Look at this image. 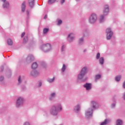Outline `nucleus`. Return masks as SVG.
<instances>
[{
	"label": "nucleus",
	"mask_w": 125,
	"mask_h": 125,
	"mask_svg": "<svg viewBox=\"0 0 125 125\" xmlns=\"http://www.w3.org/2000/svg\"><path fill=\"white\" fill-rule=\"evenodd\" d=\"M61 110H62L61 105L59 104L58 106H53L51 109V113L52 115H56Z\"/></svg>",
	"instance_id": "nucleus-1"
},
{
	"label": "nucleus",
	"mask_w": 125,
	"mask_h": 125,
	"mask_svg": "<svg viewBox=\"0 0 125 125\" xmlns=\"http://www.w3.org/2000/svg\"><path fill=\"white\" fill-rule=\"evenodd\" d=\"M86 73H87V68H86V67H83L81 70L80 74L78 76V79L79 80H82V79L84 77V75Z\"/></svg>",
	"instance_id": "nucleus-2"
},
{
	"label": "nucleus",
	"mask_w": 125,
	"mask_h": 125,
	"mask_svg": "<svg viewBox=\"0 0 125 125\" xmlns=\"http://www.w3.org/2000/svg\"><path fill=\"white\" fill-rule=\"evenodd\" d=\"M105 33L106 34V39L111 40L112 36H113V32H112L111 28H107L105 30Z\"/></svg>",
	"instance_id": "nucleus-3"
},
{
	"label": "nucleus",
	"mask_w": 125,
	"mask_h": 125,
	"mask_svg": "<svg viewBox=\"0 0 125 125\" xmlns=\"http://www.w3.org/2000/svg\"><path fill=\"white\" fill-rule=\"evenodd\" d=\"M96 20H97L96 15L95 14H92L89 19V22H90V24H93V23H95Z\"/></svg>",
	"instance_id": "nucleus-4"
},
{
	"label": "nucleus",
	"mask_w": 125,
	"mask_h": 125,
	"mask_svg": "<svg viewBox=\"0 0 125 125\" xmlns=\"http://www.w3.org/2000/svg\"><path fill=\"white\" fill-rule=\"evenodd\" d=\"M42 49L45 52H47L51 49V45L49 43L45 44L42 45Z\"/></svg>",
	"instance_id": "nucleus-5"
},
{
	"label": "nucleus",
	"mask_w": 125,
	"mask_h": 125,
	"mask_svg": "<svg viewBox=\"0 0 125 125\" xmlns=\"http://www.w3.org/2000/svg\"><path fill=\"white\" fill-rule=\"evenodd\" d=\"M24 103V99L21 97H19L17 101L16 105L17 107H19V106H21L23 105Z\"/></svg>",
	"instance_id": "nucleus-6"
},
{
	"label": "nucleus",
	"mask_w": 125,
	"mask_h": 125,
	"mask_svg": "<svg viewBox=\"0 0 125 125\" xmlns=\"http://www.w3.org/2000/svg\"><path fill=\"white\" fill-rule=\"evenodd\" d=\"M103 15L105 16V15H107L108 13H109V6L107 5L104 6V9L103 12Z\"/></svg>",
	"instance_id": "nucleus-7"
},
{
	"label": "nucleus",
	"mask_w": 125,
	"mask_h": 125,
	"mask_svg": "<svg viewBox=\"0 0 125 125\" xmlns=\"http://www.w3.org/2000/svg\"><path fill=\"white\" fill-rule=\"evenodd\" d=\"M21 10L22 12H24L25 10H26V1H24L21 6Z\"/></svg>",
	"instance_id": "nucleus-8"
},
{
	"label": "nucleus",
	"mask_w": 125,
	"mask_h": 125,
	"mask_svg": "<svg viewBox=\"0 0 125 125\" xmlns=\"http://www.w3.org/2000/svg\"><path fill=\"white\" fill-rule=\"evenodd\" d=\"M83 86L86 88L87 90H89V89H91V84L86 83L83 85Z\"/></svg>",
	"instance_id": "nucleus-9"
},
{
	"label": "nucleus",
	"mask_w": 125,
	"mask_h": 125,
	"mask_svg": "<svg viewBox=\"0 0 125 125\" xmlns=\"http://www.w3.org/2000/svg\"><path fill=\"white\" fill-rule=\"evenodd\" d=\"M28 3L30 7H33L35 4V0H28Z\"/></svg>",
	"instance_id": "nucleus-10"
},
{
	"label": "nucleus",
	"mask_w": 125,
	"mask_h": 125,
	"mask_svg": "<svg viewBox=\"0 0 125 125\" xmlns=\"http://www.w3.org/2000/svg\"><path fill=\"white\" fill-rule=\"evenodd\" d=\"M92 114V109L89 108L88 110L86 112L85 115L86 117H90Z\"/></svg>",
	"instance_id": "nucleus-11"
},
{
	"label": "nucleus",
	"mask_w": 125,
	"mask_h": 125,
	"mask_svg": "<svg viewBox=\"0 0 125 125\" xmlns=\"http://www.w3.org/2000/svg\"><path fill=\"white\" fill-rule=\"evenodd\" d=\"M68 40L69 42H72L74 40V34H70L68 36Z\"/></svg>",
	"instance_id": "nucleus-12"
},
{
	"label": "nucleus",
	"mask_w": 125,
	"mask_h": 125,
	"mask_svg": "<svg viewBox=\"0 0 125 125\" xmlns=\"http://www.w3.org/2000/svg\"><path fill=\"white\" fill-rule=\"evenodd\" d=\"M3 7L4 8H8V7H9V3H8V2H4L3 4Z\"/></svg>",
	"instance_id": "nucleus-13"
},
{
	"label": "nucleus",
	"mask_w": 125,
	"mask_h": 125,
	"mask_svg": "<svg viewBox=\"0 0 125 125\" xmlns=\"http://www.w3.org/2000/svg\"><path fill=\"white\" fill-rule=\"evenodd\" d=\"M38 68V63L37 62H34L32 65V69H35Z\"/></svg>",
	"instance_id": "nucleus-14"
},
{
	"label": "nucleus",
	"mask_w": 125,
	"mask_h": 125,
	"mask_svg": "<svg viewBox=\"0 0 125 125\" xmlns=\"http://www.w3.org/2000/svg\"><path fill=\"white\" fill-rule=\"evenodd\" d=\"M7 44H8V45H12V44H13V41H12V40L10 39H8Z\"/></svg>",
	"instance_id": "nucleus-15"
},
{
	"label": "nucleus",
	"mask_w": 125,
	"mask_h": 125,
	"mask_svg": "<svg viewBox=\"0 0 125 125\" xmlns=\"http://www.w3.org/2000/svg\"><path fill=\"white\" fill-rule=\"evenodd\" d=\"M39 72L38 71H33L31 72V75L33 77H37L39 75Z\"/></svg>",
	"instance_id": "nucleus-16"
},
{
	"label": "nucleus",
	"mask_w": 125,
	"mask_h": 125,
	"mask_svg": "<svg viewBox=\"0 0 125 125\" xmlns=\"http://www.w3.org/2000/svg\"><path fill=\"white\" fill-rule=\"evenodd\" d=\"M123 125V121L121 120H118L116 121V125Z\"/></svg>",
	"instance_id": "nucleus-17"
},
{
	"label": "nucleus",
	"mask_w": 125,
	"mask_h": 125,
	"mask_svg": "<svg viewBox=\"0 0 125 125\" xmlns=\"http://www.w3.org/2000/svg\"><path fill=\"white\" fill-rule=\"evenodd\" d=\"M99 62L101 65H103V64L104 63V58L103 57H101L99 60Z\"/></svg>",
	"instance_id": "nucleus-18"
},
{
	"label": "nucleus",
	"mask_w": 125,
	"mask_h": 125,
	"mask_svg": "<svg viewBox=\"0 0 125 125\" xmlns=\"http://www.w3.org/2000/svg\"><path fill=\"white\" fill-rule=\"evenodd\" d=\"M121 78H122V77L121 76H117L115 77V80L116 81V82H120Z\"/></svg>",
	"instance_id": "nucleus-19"
},
{
	"label": "nucleus",
	"mask_w": 125,
	"mask_h": 125,
	"mask_svg": "<svg viewBox=\"0 0 125 125\" xmlns=\"http://www.w3.org/2000/svg\"><path fill=\"white\" fill-rule=\"evenodd\" d=\"M74 111H80V105L78 104L75 106Z\"/></svg>",
	"instance_id": "nucleus-20"
},
{
	"label": "nucleus",
	"mask_w": 125,
	"mask_h": 125,
	"mask_svg": "<svg viewBox=\"0 0 125 125\" xmlns=\"http://www.w3.org/2000/svg\"><path fill=\"white\" fill-rule=\"evenodd\" d=\"M55 1H56V0H48V4H52V3L55 2Z\"/></svg>",
	"instance_id": "nucleus-21"
},
{
	"label": "nucleus",
	"mask_w": 125,
	"mask_h": 125,
	"mask_svg": "<svg viewBox=\"0 0 125 125\" xmlns=\"http://www.w3.org/2000/svg\"><path fill=\"white\" fill-rule=\"evenodd\" d=\"M108 121L107 120H105L104 122H102L100 125H107Z\"/></svg>",
	"instance_id": "nucleus-22"
},
{
	"label": "nucleus",
	"mask_w": 125,
	"mask_h": 125,
	"mask_svg": "<svg viewBox=\"0 0 125 125\" xmlns=\"http://www.w3.org/2000/svg\"><path fill=\"white\" fill-rule=\"evenodd\" d=\"M65 70H66V65H65V64H63L62 71V72H65Z\"/></svg>",
	"instance_id": "nucleus-23"
},
{
	"label": "nucleus",
	"mask_w": 125,
	"mask_h": 125,
	"mask_svg": "<svg viewBox=\"0 0 125 125\" xmlns=\"http://www.w3.org/2000/svg\"><path fill=\"white\" fill-rule=\"evenodd\" d=\"M49 29L48 28H44L43 30V33L44 34H46V33H47V32H48Z\"/></svg>",
	"instance_id": "nucleus-24"
},
{
	"label": "nucleus",
	"mask_w": 125,
	"mask_h": 125,
	"mask_svg": "<svg viewBox=\"0 0 125 125\" xmlns=\"http://www.w3.org/2000/svg\"><path fill=\"white\" fill-rule=\"evenodd\" d=\"M54 80H55V78H53V79H50L48 80V82L49 83H53V82L54 81Z\"/></svg>",
	"instance_id": "nucleus-25"
},
{
	"label": "nucleus",
	"mask_w": 125,
	"mask_h": 125,
	"mask_svg": "<svg viewBox=\"0 0 125 125\" xmlns=\"http://www.w3.org/2000/svg\"><path fill=\"white\" fill-rule=\"evenodd\" d=\"M92 104H93V107L94 109H95V105L97 104V103L95 102H92Z\"/></svg>",
	"instance_id": "nucleus-26"
},
{
	"label": "nucleus",
	"mask_w": 125,
	"mask_h": 125,
	"mask_svg": "<svg viewBox=\"0 0 125 125\" xmlns=\"http://www.w3.org/2000/svg\"><path fill=\"white\" fill-rule=\"evenodd\" d=\"M96 80H99V79H100L101 78V75H97L95 76Z\"/></svg>",
	"instance_id": "nucleus-27"
},
{
	"label": "nucleus",
	"mask_w": 125,
	"mask_h": 125,
	"mask_svg": "<svg viewBox=\"0 0 125 125\" xmlns=\"http://www.w3.org/2000/svg\"><path fill=\"white\" fill-rule=\"evenodd\" d=\"M100 58V53H98L96 55V59H99Z\"/></svg>",
	"instance_id": "nucleus-28"
},
{
	"label": "nucleus",
	"mask_w": 125,
	"mask_h": 125,
	"mask_svg": "<svg viewBox=\"0 0 125 125\" xmlns=\"http://www.w3.org/2000/svg\"><path fill=\"white\" fill-rule=\"evenodd\" d=\"M103 19H104V17L103 16H101L100 18V21H102V20H103Z\"/></svg>",
	"instance_id": "nucleus-29"
},
{
	"label": "nucleus",
	"mask_w": 125,
	"mask_h": 125,
	"mask_svg": "<svg viewBox=\"0 0 125 125\" xmlns=\"http://www.w3.org/2000/svg\"><path fill=\"white\" fill-rule=\"evenodd\" d=\"M21 83V77H19V79H18V83Z\"/></svg>",
	"instance_id": "nucleus-30"
},
{
	"label": "nucleus",
	"mask_w": 125,
	"mask_h": 125,
	"mask_svg": "<svg viewBox=\"0 0 125 125\" xmlns=\"http://www.w3.org/2000/svg\"><path fill=\"white\" fill-rule=\"evenodd\" d=\"M65 2V0H61V3L63 4Z\"/></svg>",
	"instance_id": "nucleus-31"
},
{
	"label": "nucleus",
	"mask_w": 125,
	"mask_h": 125,
	"mask_svg": "<svg viewBox=\"0 0 125 125\" xmlns=\"http://www.w3.org/2000/svg\"><path fill=\"white\" fill-rule=\"evenodd\" d=\"M62 21L59 20V21H58V24H59V25H60V24H62Z\"/></svg>",
	"instance_id": "nucleus-32"
},
{
	"label": "nucleus",
	"mask_w": 125,
	"mask_h": 125,
	"mask_svg": "<svg viewBox=\"0 0 125 125\" xmlns=\"http://www.w3.org/2000/svg\"><path fill=\"white\" fill-rule=\"evenodd\" d=\"M51 97H54L55 96V93H52L51 94Z\"/></svg>",
	"instance_id": "nucleus-33"
},
{
	"label": "nucleus",
	"mask_w": 125,
	"mask_h": 125,
	"mask_svg": "<svg viewBox=\"0 0 125 125\" xmlns=\"http://www.w3.org/2000/svg\"><path fill=\"white\" fill-rule=\"evenodd\" d=\"M23 125H30V123L28 122H25L24 123Z\"/></svg>",
	"instance_id": "nucleus-34"
},
{
	"label": "nucleus",
	"mask_w": 125,
	"mask_h": 125,
	"mask_svg": "<svg viewBox=\"0 0 125 125\" xmlns=\"http://www.w3.org/2000/svg\"><path fill=\"white\" fill-rule=\"evenodd\" d=\"M25 36V32H23L21 34V37L23 38Z\"/></svg>",
	"instance_id": "nucleus-35"
},
{
	"label": "nucleus",
	"mask_w": 125,
	"mask_h": 125,
	"mask_svg": "<svg viewBox=\"0 0 125 125\" xmlns=\"http://www.w3.org/2000/svg\"><path fill=\"white\" fill-rule=\"evenodd\" d=\"M79 42H83V38L80 39Z\"/></svg>",
	"instance_id": "nucleus-36"
},
{
	"label": "nucleus",
	"mask_w": 125,
	"mask_h": 125,
	"mask_svg": "<svg viewBox=\"0 0 125 125\" xmlns=\"http://www.w3.org/2000/svg\"><path fill=\"white\" fill-rule=\"evenodd\" d=\"M1 81H3V77L2 76L0 77V81L1 82Z\"/></svg>",
	"instance_id": "nucleus-37"
},
{
	"label": "nucleus",
	"mask_w": 125,
	"mask_h": 125,
	"mask_svg": "<svg viewBox=\"0 0 125 125\" xmlns=\"http://www.w3.org/2000/svg\"><path fill=\"white\" fill-rule=\"evenodd\" d=\"M39 86H42V83H39Z\"/></svg>",
	"instance_id": "nucleus-38"
},
{
	"label": "nucleus",
	"mask_w": 125,
	"mask_h": 125,
	"mask_svg": "<svg viewBox=\"0 0 125 125\" xmlns=\"http://www.w3.org/2000/svg\"><path fill=\"white\" fill-rule=\"evenodd\" d=\"M47 17V16H45L44 17V19H46Z\"/></svg>",
	"instance_id": "nucleus-39"
},
{
	"label": "nucleus",
	"mask_w": 125,
	"mask_h": 125,
	"mask_svg": "<svg viewBox=\"0 0 125 125\" xmlns=\"http://www.w3.org/2000/svg\"><path fill=\"white\" fill-rule=\"evenodd\" d=\"M25 39L26 40H28V37H26L24 39V40H25Z\"/></svg>",
	"instance_id": "nucleus-40"
},
{
	"label": "nucleus",
	"mask_w": 125,
	"mask_h": 125,
	"mask_svg": "<svg viewBox=\"0 0 125 125\" xmlns=\"http://www.w3.org/2000/svg\"><path fill=\"white\" fill-rule=\"evenodd\" d=\"M64 49V46H62V51H63V49Z\"/></svg>",
	"instance_id": "nucleus-41"
},
{
	"label": "nucleus",
	"mask_w": 125,
	"mask_h": 125,
	"mask_svg": "<svg viewBox=\"0 0 125 125\" xmlns=\"http://www.w3.org/2000/svg\"><path fill=\"white\" fill-rule=\"evenodd\" d=\"M6 0H2V1H3L4 2H5V1H6Z\"/></svg>",
	"instance_id": "nucleus-42"
},
{
	"label": "nucleus",
	"mask_w": 125,
	"mask_h": 125,
	"mask_svg": "<svg viewBox=\"0 0 125 125\" xmlns=\"http://www.w3.org/2000/svg\"><path fill=\"white\" fill-rule=\"evenodd\" d=\"M115 104H113L112 105V106H113V107H115Z\"/></svg>",
	"instance_id": "nucleus-43"
},
{
	"label": "nucleus",
	"mask_w": 125,
	"mask_h": 125,
	"mask_svg": "<svg viewBox=\"0 0 125 125\" xmlns=\"http://www.w3.org/2000/svg\"><path fill=\"white\" fill-rule=\"evenodd\" d=\"M26 12H27V14H29V11H27Z\"/></svg>",
	"instance_id": "nucleus-44"
}]
</instances>
